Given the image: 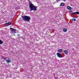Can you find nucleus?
Masks as SVG:
<instances>
[{"label":"nucleus","mask_w":79,"mask_h":79,"mask_svg":"<svg viewBox=\"0 0 79 79\" xmlns=\"http://www.w3.org/2000/svg\"><path fill=\"white\" fill-rule=\"evenodd\" d=\"M29 5L31 11H32V10L36 11V10H37V6L34 5V4L31 1L29 2Z\"/></svg>","instance_id":"f257e3e1"},{"label":"nucleus","mask_w":79,"mask_h":79,"mask_svg":"<svg viewBox=\"0 0 79 79\" xmlns=\"http://www.w3.org/2000/svg\"><path fill=\"white\" fill-rule=\"evenodd\" d=\"M22 18L24 21H28V22H29V21L30 20V19H31V17L27 16H23Z\"/></svg>","instance_id":"f03ea898"},{"label":"nucleus","mask_w":79,"mask_h":79,"mask_svg":"<svg viewBox=\"0 0 79 79\" xmlns=\"http://www.w3.org/2000/svg\"><path fill=\"white\" fill-rule=\"evenodd\" d=\"M5 59L6 60V61L7 63H10L11 61V60H10V59L9 57H6Z\"/></svg>","instance_id":"7ed1b4c3"},{"label":"nucleus","mask_w":79,"mask_h":79,"mask_svg":"<svg viewBox=\"0 0 79 79\" xmlns=\"http://www.w3.org/2000/svg\"><path fill=\"white\" fill-rule=\"evenodd\" d=\"M57 55L59 58H62V56L60 53L58 52L57 53Z\"/></svg>","instance_id":"20e7f679"},{"label":"nucleus","mask_w":79,"mask_h":79,"mask_svg":"<svg viewBox=\"0 0 79 79\" xmlns=\"http://www.w3.org/2000/svg\"><path fill=\"white\" fill-rule=\"evenodd\" d=\"M10 31H11V32H16V29H14V28H10Z\"/></svg>","instance_id":"39448f33"},{"label":"nucleus","mask_w":79,"mask_h":79,"mask_svg":"<svg viewBox=\"0 0 79 79\" xmlns=\"http://www.w3.org/2000/svg\"><path fill=\"white\" fill-rule=\"evenodd\" d=\"M6 25L7 26H10V25H11V22H8L7 23H6Z\"/></svg>","instance_id":"423d86ee"},{"label":"nucleus","mask_w":79,"mask_h":79,"mask_svg":"<svg viewBox=\"0 0 79 79\" xmlns=\"http://www.w3.org/2000/svg\"><path fill=\"white\" fill-rule=\"evenodd\" d=\"M64 52L65 53V54H67L68 53V52L66 50H64Z\"/></svg>","instance_id":"0eeeda50"},{"label":"nucleus","mask_w":79,"mask_h":79,"mask_svg":"<svg viewBox=\"0 0 79 79\" xmlns=\"http://www.w3.org/2000/svg\"><path fill=\"white\" fill-rule=\"evenodd\" d=\"M58 52H63V49H59L58 50Z\"/></svg>","instance_id":"6e6552de"},{"label":"nucleus","mask_w":79,"mask_h":79,"mask_svg":"<svg viewBox=\"0 0 79 79\" xmlns=\"http://www.w3.org/2000/svg\"><path fill=\"white\" fill-rule=\"evenodd\" d=\"M67 9L68 10H71V7L70 6H68L67 7Z\"/></svg>","instance_id":"1a4fd4ad"},{"label":"nucleus","mask_w":79,"mask_h":79,"mask_svg":"<svg viewBox=\"0 0 79 79\" xmlns=\"http://www.w3.org/2000/svg\"><path fill=\"white\" fill-rule=\"evenodd\" d=\"M60 5L62 6H63L64 5V3L63 2H62L61 3Z\"/></svg>","instance_id":"9d476101"},{"label":"nucleus","mask_w":79,"mask_h":79,"mask_svg":"<svg viewBox=\"0 0 79 79\" xmlns=\"http://www.w3.org/2000/svg\"><path fill=\"white\" fill-rule=\"evenodd\" d=\"M67 29L66 28H64L63 30V31H64V32H66V31H67Z\"/></svg>","instance_id":"9b49d317"},{"label":"nucleus","mask_w":79,"mask_h":79,"mask_svg":"<svg viewBox=\"0 0 79 79\" xmlns=\"http://www.w3.org/2000/svg\"><path fill=\"white\" fill-rule=\"evenodd\" d=\"M3 44V42L1 40H0V44Z\"/></svg>","instance_id":"f8f14e48"},{"label":"nucleus","mask_w":79,"mask_h":79,"mask_svg":"<svg viewBox=\"0 0 79 79\" xmlns=\"http://www.w3.org/2000/svg\"><path fill=\"white\" fill-rule=\"evenodd\" d=\"M72 15H76V12H73L72 13Z\"/></svg>","instance_id":"ddd939ff"},{"label":"nucleus","mask_w":79,"mask_h":79,"mask_svg":"<svg viewBox=\"0 0 79 79\" xmlns=\"http://www.w3.org/2000/svg\"><path fill=\"white\" fill-rule=\"evenodd\" d=\"M1 58H3V59H4V60H6V57L5 58V57H4V56H2Z\"/></svg>","instance_id":"4468645a"},{"label":"nucleus","mask_w":79,"mask_h":79,"mask_svg":"<svg viewBox=\"0 0 79 79\" xmlns=\"http://www.w3.org/2000/svg\"><path fill=\"white\" fill-rule=\"evenodd\" d=\"M72 20H73V21H76V19L73 18L72 19Z\"/></svg>","instance_id":"2eb2a0df"},{"label":"nucleus","mask_w":79,"mask_h":79,"mask_svg":"<svg viewBox=\"0 0 79 79\" xmlns=\"http://www.w3.org/2000/svg\"><path fill=\"white\" fill-rule=\"evenodd\" d=\"M75 13H76V14H77V15H79V12L78 11H77L76 12H75Z\"/></svg>","instance_id":"dca6fc26"},{"label":"nucleus","mask_w":79,"mask_h":79,"mask_svg":"<svg viewBox=\"0 0 79 79\" xmlns=\"http://www.w3.org/2000/svg\"><path fill=\"white\" fill-rule=\"evenodd\" d=\"M72 12H73V11L72 10H70L69 11V13H72Z\"/></svg>","instance_id":"f3484780"},{"label":"nucleus","mask_w":79,"mask_h":79,"mask_svg":"<svg viewBox=\"0 0 79 79\" xmlns=\"http://www.w3.org/2000/svg\"><path fill=\"white\" fill-rule=\"evenodd\" d=\"M17 36L19 37V34H18V35H17Z\"/></svg>","instance_id":"a211bd4d"},{"label":"nucleus","mask_w":79,"mask_h":79,"mask_svg":"<svg viewBox=\"0 0 79 79\" xmlns=\"http://www.w3.org/2000/svg\"><path fill=\"white\" fill-rule=\"evenodd\" d=\"M63 1H64V2H65L66 1V0H63Z\"/></svg>","instance_id":"6ab92c4d"},{"label":"nucleus","mask_w":79,"mask_h":79,"mask_svg":"<svg viewBox=\"0 0 79 79\" xmlns=\"http://www.w3.org/2000/svg\"><path fill=\"white\" fill-rule=\"evenodd\" d=\"M56 0V1H60V0Z\"/></svg>","instance_id":"aec40b11"},{"label":"nucleus","mask_w":79,"mask_h":79,"mask_svg":"<svg viewBox=\"0 0 79 79\" xmlns=\"http://www.w3.org/2000/svg\"><path fill=\"white\" fill-rule=\"evenodd\" d=\"M14 35H15V36H16V35H15L14 34Z\"/></svg>","instance_id":"412c9836"},{"label":"nucleus","mask_w":79,"mask_h":79,"mask_svg":"<svg viewBox=\"0 0 79 79\" xmlns=\"http://www.w3.org/2000/svg\"><path fill=\"white\" fill-rule=\"evenodd\" d=\"M75 18H77V17H75Z\"/></svg>","instance_id":"4be33fe9"},{"label":"nucleus","mask_w":79,"mask_h":79,"mask_svg":"<svg viewBox=\"0 0 79 79\" xmlns=\"http://www.w3.org/2000/svg\"><path fill=\"white\" fill-rule=\"evenodd\" d=\"M11 34H13L12 33H11Z\"/></svg>","instance_id":"5701e85b"}]
</instances>
